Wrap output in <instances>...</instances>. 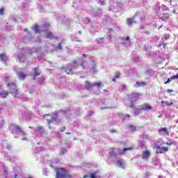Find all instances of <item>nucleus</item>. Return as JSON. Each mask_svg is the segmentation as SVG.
Wrapping results in <instances>:
<instances>
[{"mask_svg": "<svg viewBox=\"0 0 178 178\" xmlns=\"http://www.w3.org/2000/svg\"><path fill=\"white\" fill-rule=\"evenodd\" d=\"M165 40H169V38H170V35H165Z\"/></svg>", "mask_w": 178, "mask_h": 178, "instance_id": "61", "label": "nucleus"}, {"mask_svg": "<svg viewBox=\"0 0 178 178\" xmlns=\"http://www.w3.org/2000/svg\"><path fill=\"white\" fill-rule=\"evenodd\" d=\"M169 17H170V15L168 13H165L163 15L161 20H163V22H166V20L169 19Z\"/></svg>", "mask_w": 178, "mask_h": 178, "instance_id": "30", "label": "nucleus"}, {"mask_svg": "<svg viewBox=\"0 0 178 178\" xmlns=\"http://www.w3.org/2000/svg\"><path fill=\"white\" fill-rule=\"evenodd\" d=\"M140 22H144V20H145V16H141L140 17Z\"/></svg>", "mask_w": 178, "mask_h": 178, "instance_id": "57", "label": "nucleus"}, {"mask_svg": "<svg viewBox=\"0 0 178 178\" xmlns=\"http://www.w3.org/2000/svg\"><path fill=\"white\" fill-rule=\"evenodd\" d=\"M81 66L82 69L86 70L87 69V66H88V63L86 61H82Z\"/></svg>", "mask_w": 178, "mask_h": 178, "instance_id": "36", "label": "nucleus"}, {"mask_svg": "<svg viewBox=\"0 0 178 178\" xmlns=\"http://www.w3.org/2000/svg\"><path fill=\"white\" fill-rule=\"evenodd\" d=\"M101 13H102V9H101V8H97L96 15H99V14H101Z\"/></svg>", "mask_w": 178, "mask_h": 178, "instance_id": "48", "label": "nucleus"}, {"mask_svg": "<svg viewBox=\"0 0 178 178\" xmlns=\"http://www.w3.org/2000/svg\"><path fill=\"white\" fill-rule=\"evenodd\" d=\"M7 87H8V88H9L10 93H11L12 91H15L17 88V86L16 85V83H15V82L8 83Z\"/></svg>", "mask_w": 178, "mask_h": 178, "instance_id": "13", "label": "nucleus"}, {"mask_svg": "<svg viewBox=\"0 0 178 178\" xmlns=\"http://www.w3.org/2000/svg\"><path fill=\"white\" fill-rule=\"evenodd\" d=\"M134 112H135V115H138V113H140V110L138 108H135Z\"/></svg>", "mask_w": 178, "mask_h": 178, "instance_id": "53", "label": "nucleus"}, {"mask_svg": "<svg viewBox=\"0 0 178 178\" xmlns=\"http://www.w3.org/2000/svg\"><path fill=\"white\" fill-rule=\"evenodd\" d=\"M151 152L149 151H144L142 154V159H143V161H147L148 158H149Z\"/></svg>", "mask_w": 178, "mask_h": 178, "instance_id": "18", "label": "nucleus"}, {"mask_svg": "<svg viewBox=\"0 0 178 178\" xmlns=\"http://www.w3.org/2000/svg\"><path fill=\"white\" fill-rule=\"evenodd\" d=\"M143 109L144 110V111H151V109H152V107H151V106H149V105H145L144 106H143Z\"/></svg>", "mask_w": 178, "mask_h": 178, "instance_id": "38", "label": "nucleus"}, {"mask_svg": "<svg viewBox=\"0 0 178 178\" xmlns=\"http://www.w3.org/2000/svg\"><path fill=\"white\" fill-rule=\"evenodd\" d=\"M130 149H133V148L127 147L124 148L123 149L111 148L110 149L109 154L112 156H114V158H116L118 155H123L124 152H126L127 151H130Z\"/></svg>", "mask_w": 178, "mask_h": 178, "instance_id": "5", "label": "nucleus"}, {"mask_svg": "<svg viewBox=\"0 0 178 178\" xmlns=\"http://www.w3.org/2000/svg\"><path fill=\"white\" fill-rule=\"evenodd\" d=\"M70 115V110L67 109V110H60V111H56L54 113H53L51 115L49 114H45L43 115V118H47V116H50L51 115V119H47V124H51V123H54V124H58L60 123V121L62 120V118L63 116H69Z\"/></svg>", "mask_w": 178, "mask_h": 178, "instance_id": "1", "label": "nucleus"}, {"mask_svg": "<svg viewBox=\"0 0 178 178\" xmlns=\"http://www.w3.org/2000/svg\"><path fill=\"white\" fill-rule=\"evenodd\" d=\"M51 25L48 23L43 24L42 26H38V24H35V26L32 27V30L35 31V33H41L42 31H47Z\"/></svg>", "mask_w": 178, "mask_h": 178, "instance_id": "7", "label": "nucleus"}, {"mask_svg": "<svg viewBox=\"0 0 178 178\" xmlns=\"http://www.w3.org/2000/svg\"><path fill=\"white\" fill-rule=\"evenodd\" d=\"M3 12H5V9L1 8L0 9V15H3V13H4Z\"/></svg>", "mask_w": 178, "mask_h": 178, "instance_id": "58", "label": "nucleus"}, {"mask_svg": "<svg viewBox=\"0 0 178 178\" xmlns=\"http://www.w3.org/2000/svg\"><path fill=\"white\" fill-rule=\"evenodd\" d=\"M145 86H147V82H144V81H137L135 84V87H145Z\"/></svg>", "mask_w": 178, "mask_h": 178, "instance_id": "24", "label": "nucleus"}, {"mask_svg": "<svg viewBox=\"0 0 178 178\" xmlns=\"http://www.w3.org/2000/svg\"><path fill=\"white\" fill-rule=\"evenodd\" d=\"M85 23H91V19L90 18H84Z\"/></svg>", "mask_w": 178, "mask_h": 178, "instance_id": "47", "label": "nucleus"}, {"mask_svg": "<svg viewBox=\"0 0 178 178\" xmlns=\"http://www.w3.org/2000/svg\"><path fill=\"white\" fill-rule=\"evenodd\" d=\"M36 42H41V38L38 37V38L36 40Z\"/></svg>", "mask_w": 178, "mask_h": 178, "instance_id": "62", "label": "nucleus"}, {"mask_svg": "<svg viewBox=\"0 0 178 178\" xmlns=\"http://www.w3.org/2000/svg\"><path fill=\"white\" fill-rule=\"evenodd\" d=\"M24 52H26V54H33V50L31 49H24Z\"/></svg>", "mask_w": 178, "mask_h": 178, "instance_id": "41", "label": "nucleus"}, {"mask_svg": "<svg viewBox=\"0 0 178 178\" xmlns=\"http://www.w3.org/2000/svg\"><path fill=\"white\" fill-rule=\"evenodd\" d=\"M106 104H112V99H107L105 101Z\"/></svg>", "mask_w": 178, "mask_h": 178, "instance_id": "56", "label": "nucleus"}, {"mask_svg": "<svg viewBox=\"0 0 178 178\" xmlns=\"http://www.w3.org/2000/svg\"><path fill=\"white\" fill-rule=\"evenodd\" d=\"M153 9L155 10L156 15H159V11L161 10V6L159 4H156Z\"/></svg>", "mask_w": 178, "mask_h": 178, "instance_id": "31", "label": "nucleus"}, {"mask_svg": "<svg viewBox=\"0 0 178 178\" xmlns=\"http://www.w3.org/2000/svg\"><path fill=\"white\" fill-rule=\"evenodd\" d=\"M57 163L58 160H55L54 161H49V165L52 168V169H54V168H55V165H57Z\"/></svg>", "mask_w": 178, "mask_h": 178, "instance_id": "35", "label": "nucleus"}, {"mask_svg": "<svg viewBox=\"0 0 178 178\" xmlns=\"http://www.w3.org/2000/svg\"><path fill=\"white\" fill-rule=\"evenodd\" d=\"M162 9H163L164 10H168L169 8H168V7L165 5H163L161 6Z\"/></svg>", "mask_w": 178, "mask_h": 178, "instance_id": "54", "label": "nucleus"}, {"mask_svg": "<svg viewBox=\"0 0 178 178\" xmlns=\"http://www.w3.org/2000/svg\"><path fill=\"white\" fill-rule=\"evenodd\" d=\"M79 65L77 64V60H74L72 62V64H68L65 67H61L62 70H65V73L67 74H73V70L77 69Z\"/></svg>", "mask_w": 178, "mask_h": 178, "instance_id": "3", "label": "nucleus"}, {"mask_svg": "<svg viewBox=\"0 0 178 178\" xmlns=\"http://www.w3.org/2000/svg\"><path fill=\"white\" fill-rule=\"evenodd\" d=\"M133 19L134 17L127 19V26H129V27H131V26H133V24H134V19Z\"/></svg>", "mask_w": 178, "mask_h": 178, "instance_id": "25", "label": "nucleus"}, {"mask_svg": "<svg viewBox=\"0 0 178 178\" xmlns=\"http://www.w3.org/2000/svg\"><path fill=\"white\" fill-rule=\"evenodd\" d=\"M172 80H177L178 79V74L172 76Z\"/></svg>", "mask_w": 178, "mask_h": 178, "instance_id": "51", "label": "nucleus"}, {"mask_svg": "<svg viewBox=\"0 0 178 178\" xmlns=\"http://www.w3.org/2000/svg\"><path fill=\"white\" fill-rule=\"evenodd\" d=\"M101 178V174L99 173V170H97L94 172H90V174L83 175V178Z\"/></svg>", "mask_w": 178, "mask_h": 178, "instance_id": "11", "label": "nucleus"}, {"mask_svg": "<svg viewBox=\"0 0 178 178\" xmlns=\"http://www.w3.org/2000/svg\"><path fill=\"white\" fill-rule=\"evenodd\" d=\"M56 19L60 23H66V17L60 14L56 15Z\"/></svg>", "mask_w": 178, "mask_h": 178, "instance_id": "17", "label": "nucleus"}, {"mask_svg": "<svg viewBox=\"0 0 178 178\" xmlns=\"http://www.w3.org/2000/svg\"><path fill=\"white\" fill-rule=\"evenodd\" d=\"M8 56H6V54L3 53L0 54V60H1V62H3V63H6V62H8Z\"/></svg>", "mask_w": 178, "mask_h": 178, "instance_id": "22", "label": "nucleus"}, {"mask_svg": "<svg viewBox=\"0 0 178 178\" xmlns=\"http://www.w3.org/2000/svg\"><path fill=\"white\" fill-rule=\"evenodd\" d=\"M115 165L118 166V168H121L122 169H124V161L123 159L118 160L115 162Z\"/></svg>", "mask_w": 178, "mask_h": 178, "instance_id": "21", "label": "nucleus"}, {"mask_svg": "<svg viewBox=\"0 0 178 178\" xmlns=\"http://www.w3.org/2000/svg\"><path fill=\"white\" fill-rule=\"evenodd\" d=\"M64 177L72 178V175H70V171L63 168H56V178Z\"/></svg>", "mask_w": 178, "mask_h": 178, "instance_id": "4", "label": "nucleus"}, {"mask_svg": "<svg viewBox=\"0 0 178 178\" xmlns=\"http://www.w3.org/2000/svg\"><path fill=\"white\" fill-rule=\"evenodd\" d=\"M10 94H12L14 98H20V92H19V89L17 88L11 91Z\"/></svg>", "mask_w": 178, "mask_h": 178, "instance_id": "23", "label": "nucleus"}, {"mask_svg": "<svg viewBox=\"0 0 178 178\" xmlns=\"http://www.w3.org/2000/svg\"><path fill=\"white\" fill-rule=\"evenodd\" d=\"M159 134H160V136H169V131H168V128L164 127L159 129Z\"/></svg>", "mask_w": 178, "mask_h": 178, "instance_id": "14", "label": "nucleus"}, {"mask_svg": "<svg viewBox=\"0 0 178 178\" xmlns=\"http://www.w3.org/2000/svg\"><path fill=\"white\" fill-rule=\"evenodd\" d=\"M113 9H118V4L115 3L114 0H110L108 10L112 11Z\"/></svg>", "mask_w": 178, "mask_h": 178, "instance_id": "20", "label": "nucleus"}, {"mask_svg": "<svg viewBox=\"0 0 178 178\" xmlns=\"http://www.w3.org/2000/svg\"><path fill=\"white\" fill-rule=\"evenodd\" d=\"M101 82H94L93 83H90L88 81H86L85 83V88L87 90H90L92 87H97L99 88V87H101Z\"/></svg>", "mask_w": 178, "mask_h": 178, "instance_id": "10", "label": "nucleus"}, {"mask_svg": "<svg viewBox=\"0 0 178 178\" xmlns=\"http://www.w3.org/2000/svg\"><path fill=\"white\" fill-rule=\"evenodd\" d=\"M36 131L38 134L42 136V134H44V128H42V127H38L37 129L35 130V133H36Z\"/></svg>", "mask_w": 178, "mask_h": 178, "instance_id": "26", "label": "nucleus"}, {"mask_svg": "<svg viewBox=\"0 0 178 178\" xmlns=\"http://www.w3.org/2000/svg\"><path fill=\"white\" fill-rule=\"evenodd\" d=\"M65 130H66V127H63V128H60V131L61 132L65 131Z\"/></svg>", "mask_w": 178, "mask_h": 178, "instance_id": "60", "label": "nucleus"}, {"mask_svg": "<svg viewBox=\"0 0 178 178\" xmlns=\"http://www.w3.org/2000/svg\"><path fill=\"white\" fill-rule=\"evenodd\" d=\"M24 31L26 33V34L24 36V42H30V41H33V40H34V36H33V33L29 31V29H24Z\"/></svg>", "mask_w": 178, "mask_h": 178, "instance_id": "8", "label": "nucleus"}, {"mask_svg": "<svg viewBox=\"0 0 178 178\" xmlns=\"http://www.w3.org/2000/svg\"><path fill=\"white\" fill-rule=\"evenodd\" d=\"M133 102H134V94L131 93L128 95V99L127 100L126 104L129 105L131 108H134Z\"/></svg>", "mask_w": 178, "mask_h": 178, "instance_id": "12", "label": "nucleus"}, {"mask_svg": "<svg viewBox=\"0 0 178 178\" xmlns=\"http://www.w3.org/2000/svg\"><path fill=\"white\" fill-rule=\"evenodd\" d=\"M74 41H77L78 42H80V40H79L77 38H74V39H72Z\"/></svg>", "mask_w": 178, "mask_h": 178, "instance_id": "64", "label": "nucleus"}, {"mask_svg": "<svg viewBox=\"0 0 178 178\" xmlns=\"http://www.w3.org/2000/svg\"><path fill=\"white\" fill-rule=\"evenodd\" d=\"M165 144H166V145H173V144H175V141L171 140L170 142L165 143Z\"/></svg>", "mask_w": 178, "mask_h": 178, "instance_id": "45", "label": "nucleus"}, {"mask_svg": "<svg viewBox=\"0 0 178 178\" xmlns=\"http://www.w3.org/2000/svg\"><path fill=\"white\" fill-rule=\"evenodd\" d=\"M8 95H9V92H6L4 90L2 92H0V98H6Z\"/></svg>", "mask_w": 178, "mask_h": 178, "instance_id": "29", "label": "nucleus"}, {"mask_svg": "<svg viewBox=\"0 0 178 178\" xmlns=\"http://www.w3.org/2000/svg\"><path fill=\"white\" fill-rule=\"evenodd\" d=\"M113 29H111V28H108V37H109V38H111L112 35H111V33H113Z\"/></svg>", "mask_w": 178, "mask_h": 178, "instance_id": "40", "label": "nucleus"}, {"mask_svg": "<svg viewBox=\"0 0 178 178\" xmlns=\"http://www.w3.org/2000/svg\"><path fill=\"white\" fill-rule=\"evenodd\" d=\"M121 87L122 90H126V85H121Z\"/></svg>", "mask_w": 178, "mask_h": 178, "instance_id": "63", "label": "nucleus"}, {"mask_svg": "<svg viewBox=\"0 0 178 178\" xmlns=\"http://www.w3.org/2000/svg\"><path fill=\"white\" fill-rule=\"evenodd\" d=\"M66 152H67V149H66V148L62 147L60 149V155H65V154H66Z\"/></svg>", "mask_w": 178, "mask_h": 178, "instance_id": "39", "label": "nucleus"}, {"mask_svg": "<svg viewBox=\"0 0 178 178\" xmlns=\"http://www.w3.org/2000/svg\"><path fill=\"white\" fill-rule=\"evenodd\" d=\"M105 0H99L97 1L98 5H100V6H104L105 5Z\"/></svg>", "mask_w": 178, "mask_h": 178, "instance_id": "43", "label": "nucleus"}, {"mask_svg": "<svg viewBox=\"0 0 178 178\" xmlns=\"http://www.w3.org/2000/svg\"><path fill=\"white\" fill-rule=\"evenodd\" d=\"M90 71L92 72V74L97 73V70L95 69V63H92V67L90 68Z\"/></svg>", "mask_w": 178, "mask_h": 178, "instance_id": "34", "label": "nucleus"}, {"mask_svg": "<svg viewBox=\"0 0 178 178\" xmlns=\"http://www.w3.org/2000/svg\"><path fill=\"white\" fill-rule=\"evenodd\" d=\"M8 129L10 130L12 134H16L17 136H26V132L23 131V129L20 126L16 125V124H11Z\"/></svg>", "mask_w": 178, "mask_h": 178, "instance_id": "2", "label": "nucleus"}, {"mask_svg": "<svg viewBox=\"0 0 178 178\" xmlns=\"http://www.w3.org/2000/svg\"><path fill=\"white\" fill-rule=\"evenodd\" d=\"M119 116L122 120V122H126L130 119V115L129 114H122L121 113H119Z\"/></svg>", "mask_w": 178, "mask_h": 178, "instance_id": "16", "label": "nucleus"}, {"mask_svg": "<svg viewBox=\"0 0 178 178\" xmlns=\"http://www.w3.org/2000/svg\"><path fill=\"white\" fill-rule=\"evenodd\" d=\"M44 81H45V78L44 76H41L40 78V81H39L40 86H42V84H44Z\"/></svg>", "mask_w": 178, "mask_h": 178, "instance_id": "42", "label": "nucleus"}, {"mask_svg": "<svg viewBox=\"0 0 178 178\" xmlns=\"http://www.w3.org/2000/svg\"><path fill=\"white\" fill-rule=\"evenodd\" d=\"M17 60H19V62H24V60H26V58L24 57L20 56V54L17 55Z\"/></svg>", "mask_w": 178, "mask_h": 178, "instance_id": "37", "label": "nucleus"}, {"mask_svg": "<svg viewBox=\"0 0 178 178\" xmlns=\"http://www.w3.org/2000/svg\"><path fill=\"white\" fill-rule=\"evenodd\" d=\"M140 97H143V94H141V93H135L134 94V102H136V101H138V99H140Z\"/></svg>", "mask_w": 178, "mask_h": 178, "instance_id": "32", "label": "nucleus"}, {"mask_svg": "<svg viewBox=\"0 0 178 178\" xmlns=\"http://www.w3.org/2000/svg\"><path fill=\"white\" fill-rule=\"evenodd\" d=\"M129 128L131 131H134V126L133 125H129Z\"/></svg>", "mask_w": 178, "mask_h": 178, "instance_id": "52", "label": "nucleus"}, {"mask_svg": "<svg viewBox=\"0 0 178 178\" xmlns=\"http://www.w3.org/2000/svg\"><path fill=\"white\" fill-rule=\"evenodd\" d=\"M6 107V104H0V111H2V109H5Z\"/></svg>", "mask_w": 178, "mask_h": 178, "instance_id": "46", "label": "nucleus"}, {"mask_svg": "<svg viewBox=\"0 0 178 178\" xmlns=\"http://www.w3.org/2000/svg\"><path fill=\"white\" fill-rule=\"evenodd\" d=\"M33 72H34L33 80H35L37 77H38V76L41 74V70H40V68L38 67H35L33 69Z\"/></svg>", "mask_w": 178, "mask_h": 178, "instance_id": "19", "label": "nucleus"}, {"mask_svg": "<svg viewBox=\"0 0 178 178\" xmlns=\"http://www.w3.org/2000/svg\"><path fill=\"white\" fill-rule=\"evenodd\" d=\"M63 44H65V40H61L58 45L54 47L55 51H62L63 49L62 47Z\"/></svg>", "mask_w": 178, "mask_h": 178, "instance_id": "15", "label": "nucleus"}, {"mask_svg": "<svg viewBox=\"0 0 178 178\" xmlns=\"http://www.w3.org/2000/svg\"><path fill=\"white\" fill-rule=\"evenodd\" d=\"M97 44H99V45H102L105 42V38H99L96 39Z\"/></svg>", "mask_w": 178, "mask_h": 178, "instance_id": "27", "label": "nucleus"}, {"mask_svg": "<svg viewBox=\"0 0 178 178\" xmlns=\"http://www.w3.org/2000/svg\"><path fill=\"white\" fill-rule=\"evenodd\" d=\"M55 134H56V136H57V137H58V138H60V134L59 132L56 131V132H55Z\"/></svg>", "mask_w": 178, "mask_h": 178, "instance_id": "55", "label": "nucleus"}, {"mask_svg": "<svg viewBox=\"0 0 178 178\" xmlns=\"http://www.w3.org/2000/svg\"><path fill=\"white\" fill-rule=\"evenodd\" d=\"M45 34H46V38H49V40L54 39V33H52V32L46 31Z\"/></svg>", "mask_w": 178, "mask_h": 178, "instance_id": "28", "label": "nucleus"}, {"mask_svg": "<svg viewBox=\"0 0 178 178\" xmlns=\"http://www.w3.org/2000/svg\"><path fill=\"white\" fill-rule=\"evenodd\" d=\"M14 70H15L19 80H24V79H26V74H24L23 68H14Z\"/></svg>", "mask_w": 178, "mask_h": 178, "instance_id": "9", "label": "nucleus"}, {"mask_svg": "<svg viewBox=\"0 0 178 178\" xmlns=\"http://www.w3.org/2000/svg\"><path fill=\"white\" fill-rule=\"evenodd\" d=\"M161 105H162L163 107L166 106H169L170 105H173V102L169 103L168 102H165V101L162 100L161 101Z\"/></svg>", "mask_w": 178, "mask_h": 178, "instance_id": "33", "label": "nucleus"}, {"mask_svg": "<svg viewBox=\"0 0 178 178\" xmlns=\"http://www.w3.org/2000/svg\"><path fill=\"white\" fill-rule=\"evenodd\" d=\"M120 73L118 72H116L115 73V79H119V76H120Z\"/></svg>", "mask_w": 178, "mask_h": 178, "instance_id": "50", "label": "nucleus"}, {"mask_svg": "<svg viewBox=\"0 0 178 178\" xmlns=\"http://www.w3.org/2000/svg\"><path fill=\"white\" fill-rule=\"evenodd\" d=\"M165 142H156L155 143V148L156 149V154H163V152H168L169 151L168 147H161V145H163Z\"/></svg>", "mask_w": 178, "mask_h": 178, "instance_id": "6", "label": "nucleus"}, {"mask_svg": "<svg viewBox=\"0 0 178 178\" xmlns=\"http://www.w3.org/2000/svg\"><path fill=\"white\" fill-rule=\"evenodd\" d=\"M173 79H172V76L170 78H168L167 81L165 82V84H168V83H170Z\"/></svg>", "mask_w": 178, "mask_h": 178, "instance_id": "49", "label": "nucleus"}, {"mask_svg": "<svg viewBox=\"0 0 178 178\" xmlns=\"http://www.w3.org/2000/svg\"><path fill=\"white\" fill-rule=\"evenodd\" d=\"M110 133L113 134V133H118V131L115 130V129H111L110 130Z\"/></svg>", "mask_w": 178, "mask_h": 178, "instance_id": "59", "label": "nucleus"}, {"mask_svg": "<svg viewBox=\"0 0 178 178\" xmlns=\"http://www.w3.org/2000/svg\"><path fill=\"white\" fill-rule=\"evenodd\" d=\"M120 38H121V40H122V41H129L130 40V37H129V36H127L126 38L121 37Z\"/></svg>", "mask_w": 178, "mask_h": 178, "instance_id": "44", "label": "nucleus"}]
</instances>
